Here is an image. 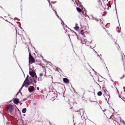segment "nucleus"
<instances>
[{"mask_svg":"<svg viewBox=\"0 0 125 125\" xmlns=\"http://www.w3.org/2000/svg\"><path fill=\"white\" fill-rule=\"evenodd\" d=\"M26 80H27L29 82V81L30 82H31L32 83L33 85L35 86H36V85H34V84L33 83V79L32 78H31L30 77H28V76H27L26 78Z\"/></svg>","mask_w":125,"mask_h":125,"instance_id":"1","label":"nucleus"},{"mask_svg":"<svg viewBox=\"0 0 125 125\" xmlns=\"http://www.w3.org/2000/svg\"><path fill=\"white\" fill-rule=\"evenodd\" d=\"M29 63H32L35 62V60L34 59L33 57L31 55L30 57H29Z\"/></svg>","mask_w":125,"mask_h":125,"instance_id":"2","label":"nucleus"},{"mask_svg":"<svg viewBox=\"0 0 125 125\" xmlns=\"http://www.w3.org/2000/svg\"><path fill=\"white\" fill-rule=\"evenodd\" d=\"M29 74L32 77H34L36 75L35 73L33 71H32L31 72L29 71Z\"/></svg>","mask_w":125,"mask_h":125,"instance_id":"3","label":"nucleus"},{"mask_svg":"<svg viewBox=\"0 0 125 125\" xmlns=\"http://www.w3.org/2000/svg\"><path fill=\"white\" fill-rule=\"evenodd\" d=\"M25 81L24 86L26 87H27L30 85L32 84L31 82L28 81L27 82H25Z\"/></svg>","mask_w":125,"mask_h":125,"instance_id":"4","label":"nucleus"},{"mask_svg":"<svg viewBox=\"0 0 125 125\" xmlns=\"http://www.w3.org/2000/svg\"><path fill=\"white\" fill-rule=\"evenodd\" d=\"M13 102L15 104H17L19 103V99L17 98H15L13 100Z\"/></svg>","mask_w":125,"mask_h":125,"instance_id":"5","label":"nucleus"},{"mask_svg":"<svg viewBox=\"0 0 125 125\" xmlns=\"http://www.w3.org/2000/svg\"><path fill=\"white\" fill-rule=\"evenodd\" d=\"M35 89L34 87L32 86H30L28 88V91L29 92H31L34 90Z\"/></svg>","mask_w":125,"mask_h":125,"instance_id":"6","label":"nucleus"},{"mask_svg":"<svg viewBox=\"0 0 125 125\" xmlns=\"http://www.w3.org/2000/svg\"><path fill=\"white\" fill-rule=\"evenodd\" d=\"M63 82L66 83H69V80L66 78H63Z\"/></svg>","mask_w":125,"mask_h":125,"instance_id":"7","label":"nucleus"},{"mask_svg":"<svg viewBox=\"0 0 125 125\" xmlns=\"http://www.w3.org/2000/svg\"><path fill=\"white\" fill-rule=\"evenodd\" d=\"M82 14L84 16H85V17H86V16H88V15H87L86 14V12L85 11H83L82 12Z\"/></svg>","mask_w":125,"mask_h":125,"instance_id":"8","label":"nucleus"},{"mask_svg":"<svg viewBox=\"0 0 125 125\" xmlns=\"http://www.w3.org/2000/svg\"><path fill=\"white\" fill-rule=\"evenodd\" d=\"M76 10L77 11L79 12H82V10L79 8L76 7Z\"/></svg>","mask_w":125,"mask_h":125,"instance_id":"9","label":"nucleus"},{"mask_svg":"<svg viewBox=\"0 0 125 125\" xmlns=\"http://www.w3.org/2000/svg\"><path fill=\"white\" fill-rule=\"evenodd\" d=\"M25 81H24V82L23 83L21 87V89L18 92V93H20V92L21 91V89H22L23 87L24 86V82H25Z\"/></svg>","mask_w":125,"mask_h":125,"instance_id":"10","label":"nucleus"},{"mask_svg":"<svg viewBox=\"0 0 125 125\" xmlns=\"http://www.w3.org/2000/svg\"><path fill=\"white\" fill-rule=\"evenodd\" d=\"M26 111V108H24L22 109V112L23 113H25Z\"/></svg>","mask_w":125,"mask_h":125,"instance_id":"11","label":"nucleus"},{"mask_svg":"<svg viewBox=\"0 0 125 125\" xmlns=\"http://www.w3.org/2000/svg\"><path fill=\"white\" fill-rule=\"evenodd\" d=\"M14 109H9V111L10 113L11 114H12V112Z\"/></svg>","mask_w":125,"mask_h":125,"instance_id":"12","label":"nucleus"},{"mask_svg":"<svg viewBox=\"0 0 125 125\" xmlns=\"http://www.w3.org/2000/svg\"><path fill=\"white\" fill-rule=\"evenodd\" d=\"M97 94L98 96H101L102 94V93L101 91H99L97 93Z\"/></svg>","mask_w":125,"mask_h":125,"instance_id":"13","label":"nucleus"},{"mask_svg":"<svg viewBox=\"0 0 125 125\" xmlns=\"http://www.w3.org/2000/svg\"><path fill=\"white\" fill-rule=\"evenodd\" d=\"M13 106L11 104H10L9 105V109H13Z\"/></svg>","mask_w":125,"mask_h":125,"instance_id":"14","label":"nucleus"},{"mask_svg":"<svg viewBox=\"0 0 125 125\" xmlns=\"http://www.w3.org/2000/svg\"><path fill=\"white\" fill-rule=\"evenodd\" d=\"M104 97H106L107 98H108V99L109 100L110 97V96L108 94H106L105 95H104Z\"/></svg>","mask_w":125,"mask_h":125,"instance_id":"15","label":"nucleus"},{"mask_svg":"<svg viewBox=\"0 0 125 125\" xmlns=\"http://www.w3.org/2000/svg\"><path fill=\"white\" fill-rule=\"evenodd\" d=\"M99 21H98L100 23V24L101 25L102 24H103V22L102 21L101 19H99Z\"/></svg>","mask_w":125,"mask_h":125,"instance_id":"16","label":"nucleus"},{"mask_svg":"<svg viewBox=\"0 0 125 125\" xmlns=\"http://www.w3.org/2000/svg\"><path fill=\"white\" fill-rule=\"evenodd\" d=\"M84 32L83 30H82L80 31V33L82 35H83Z\"/></svg>","mask_w":125,"mask_h":125,"instance_id":"17","label":"nucleus"},{"mask_svg":"<svg viewBox=\"0 0 125 125\" xmlns=\"http://www.w3.org/2000/svg\"><path fill=\"white\" fill-rule=\"evenodd\" d=\"M74 29L76 30L77 31L78 30V29H79V28L78 26H75L74 27Z\"/></svg>","mask_w":125,"mask_h":125,"instance_id":"18","label":"nucleus"},{"mask_svg":"<svg viewBox=\"0 0 125 125\" xmlns=\"http://www.w3.org/2000/svg\"><path fill=\"white\" fill-rule=\"evenodd\" d=\"M60 19V20L63 23V24L64 25H65V26H66V27H67V25H66V24H65L63 22V21L60 18H59Z\"/></svg>","mask_w":125,"mask_h":125,"instance_id":"19","label":"nucleus"},{"mask_svg":"<svg viewBox=\"0 0 125 125\" xmlns=\"http://www.w3.org/2000/svg\"><path fill=\"white\" fill-rule=\"evenodd\" d=\"M99 19H98V18H97L96 17H95V19H94V20L97 21H99Z\"/></svg>","mask_w":125,"mask_h":125,"instance_id":"20","label":"nucleus"},{"mask_svg":"<svg viewBox=\"0 0 125 125\" xmlns=\"http://www.w3.org/2000/svg\"><path fill=\"white\" fill-rule=\"evenodd\" d=\"M33 77V80H35V79H37V77L36 76V75L35 76H34Z\"/></svg>","mask_w":125,"mask_h":125,"instance_id":"21","label":"nucleus"},{"mask_svg":"<svg viewBox=\"0 0 125 125\" xmlns=\"http://www.w3.org/2000/svg\"><path fill=\"white\" fill-rule=\"evenodd\" d=\"M114 4L115 5V9L116 12V14L117 15V10H116V5H115V2Z\"/></svg>","mask_w":125,"mask_h":125,"instance_id":"22","label":"nucleus"},{"mask_svg":"<svg viewBox=\"0 0 125 125\" xmlns=\"http://www.w3.org/2000/svg\"><path fill=\"white\" fill-rule=\"evenodd\" d=\"M91 16L92 17V19L94 20L95 17H94L92 15H91Z\"/></svg>","mask_w":125,"mask_h":125,"instance_id":"23","label":"nucleus"},{"mask_svg":"<svg viewBox=\"0 0 125 125\" xmlns=\"http://www.w3.org/2000/svg\"><path fill=\"white\" fill-rule=\"evenodd\" d=\"M39 75L40 76H42L43 75V74L42 73H40L39 74Z\"/></svg>","mask_w":125,"mask_h":125,"instance_id":"24","label":"nucleus"},{"mask_svg":"<svg viewBox=\"0 0 125 125\" xmlns=\"http://www.w3.org/2000/svg\"><path fill=\"white\" fill-rule=\"evenodd\" d=\"M94 73H95V75H97L98 74V75H99V74L98 73H97V72H96L95 71V72H94Z\"/></svg>","mask_w":125,"mask_h":125,"instance_id":"25","label":"nucleus"},{"mask_svg":"<svg viewBox=\"0 0 125 125\" xmlns=\"http://www.w3.org/2000/svg\"><path fill=\"white\" fill-rule=\"evenodd\" d=\"M53 10L54 11V12H55V14L56 15L57 14V13L56 11H55V10H54L53 9Z\"/></svg>","mask_w":125,"mask_h":125,"instance_id":"26","label":"nucleus"},{"mask_svg":"<svg viewBox=\"0 0 125 125\" xmlns=\"http://www.w3.org/2000/svg\"><path fill=\"white\" fill-rule=\"evenodd\" d=\"M31 55H32L31 54V52H29V57H30L31 56Z\"/></svg>","mask_w":125,"mask_h":125,"instance_id":"27","label":"nucleus"},{"mask_svg":"<svg viewBox=\"0 0 125 125\" xmlns=\"http://www.w3.org/2000/svg\"><path fill=\"white\" fill-rule=\"evenodd\" d=\"M105 97V100L107 102V103H108V101H107V97Z\"/></svg>","mask_w":125,"mask_h":125,"instance_id":"28","label":"nucleus"},{"mask_svg":"<svg viewBox=\"0 0 125 125\" xmlns=\"http://www.w3.org/2000/svg\"><path fill=\"white\" fill-rule=\"evenodd\" d=\"M102 89L105 92V87H103V88H102Z\"/></svg>","mask_w":125,"mask_h":125,"instance_id":"29","label":"nucleus"},{"mask_svg":"<svg viewBox=\"0 0 125 125\" xmlns=\"http://www.w3.org/2000/svg\"><path fill=\"white\" fill-rule=\"evenodd\" d=\"M121 55L122 59H123V56H124V54L123 53L122 54H121Z\"/></svg>","mask_w":125,"mask_h":125,"instance_id":"30","label":"nucleus"},{"mask_svg":"<svg viewBox=\"0 0 125 125\" xmlns=\"http://www.w3.org/2000/svg\"><path fill=\"white\" fill-rule=\"evenodd\" d=\"M17 109H18V111H19V114H20L21 115V111H20L17 108Z\"/></svg>","mask_w":125,"mask_h":125,"instance_id":"31","label":"nucleus"},{"mask_svg":"<svg viewBox=\"0 0 125 125\" xmlns=\"http://www.w3.org/2000/svg\"><path fill=\"white\" fill-rule=\"evenodd\" d=\"M41 57L42 58V59H43V60L44 61H46V60L44 59H43V57L42 56Z\"/></svg>","mask_w":125,"mask_h":125,"instance_id":"32","label":"nucleus"},{"mask_svg":"<svg viewBox=\"0 0 125 125\" xmlns=\"http://www.w3.org/2000/svg\"><path fill=\"white\" fill-rule=\"evenodd\" d=\"M68 37H69V39H70V42H71V39H70V34H68Z\"/></svg>","mask_w":125,"mask_h":125,"instance_id":"33","label":"nucleus"},{"mask_svg":"<svg viewBox=\"0 0 125 125\" xmlns=\"http://www.w3.org/2000/svg\"><path fill=\"white\" fill-rule=\"evenodd\" d=\"M41 79L40 78H38V80L39 81H41Z\"/></svg>","mask_w":125,"mask_h":125,"instance_id":"34","label":"nucleus"},{"mask_svg":"<svg viewBox=\"0 0 125 125\" xmlns=\"http://www.w3.org/2000/svg\"><path fill=\"white\" fill-rule=\"evenodd\" d=\"M124 76H125L124 75H123V77H121L120 78V79H122V78H123V77H124Z\"/></svg>","mask_w":125,"mask_h":125,"instance_id":"35","label":"nucleus"},{"mask_svg":"<svg viewBox=\"0 0 125 125\" xmlns=\"http://www.w3.org/2000/svg\"><path fill=\"white\" fill-rule=\"evenodd\" d=\"M93 51L95 53H97V52H96V51H95L94 49H93Z\"/></svg>","mask_w":125,"mask_h":125,"instance_id":"36","label":"nucleus"},{"mask_svg":"<svg viewBox=\"0 0 125 125\" xmlns=\"http://www.w3.org/2000/svg\"><path fill=\"white\" fill-rule=\"evenodd\" d=\"M56 15V16L58 18H60V17H59V16L57 14Z\"/></svg>","mask_w":125,"mask_h":125,"instance_id":"37","label":"nucleus"},{"mask_svg":"<svg viewBox=\"0 0 125 125\" xmlns=\"http://www.w3.org/2000/svg\"><path fill=\"white\" fill-rule=\"evenodd\" d=\"M19 94V93H17L15 96H17Z\"/></svg>","mask_w":125,"mask_h":125,"instance_id":"38","label":"nucleus"},{"mask_svg":"<svg viewBox=\"0 0 125 125\" xmlns=\"http://www.w3.org/2000/svg\"><path fill=\"white\" fill-rule=\"evenodd\" d=\"M77 1L80 3V4H81V2H79V0H77Z\"/></svg>","mask_w":125,"mask_h":125,"instance_id":"39","label":"nucleus"},{"mask_svg":"<svg viewBox=\"0 0 125 125\" xmlns=\"http://www.w3.org/2000/svg\"><path fill=\"white\" fill-rule=\"evenodd\" d=\"M27 99L26 98H24L23 99V101H25Z\"/></svg>","mask_w":125,"mask_h":125,"instance_id":"40","label":"nucleus"},{"mask_svg":"<svg viewBox=\"0 0 125 125\" xmlns=\"http://www.w3.org/2000/svg\"><path fill=\"white\" fill-rule=\"evenodd\" d=\"M97 54V56L98 57H100L99 55L97 53H96Z\"/></svg>","mask_w":125,"mask_h":125,"instance_id":"41","label":"nucleus"},{"mask_svg":"<svg viewBox=\"0 0 125 125\" xmlns=\"http://www.w3.org/2000/svg\"><path fill=\"white\" fill-rule=\"evenodd\" d=\"M34 80V83H36V81L35 80Z\"/></svg>","mask_w":125,"mask_h":125,"instance_id":"42","label":"nucleus"},{"mask_svg":"<svg viewBox=\"0 0 125 125\" xmlns=\"http://www.w3.org/2000/svg\"><path fill=\"white\" fill-rule=\"evenodd\" d=\"M76 35V36H77V39L78 40V35L77 34Z\"/></svg>","mask_w":125,"mask_h":125,"instance_id":"43","label":"nucleus"},{"mask_svg":"<svg viewBox=\"0 0 125 125\" xmlns=\"http://www.w3.org/2000/svg\"><path fill=\"white\" fill-rule=\"evenodd\" d=\"M48 1L49 3L50 4H51L50 3V0H48Z\"/></svg>","mask_w":125,"mask_h":125,"instance_id":"44","label":"nucleus"},{"mask_svg":"<svg viewBox=\"0 0 125 125\" xmlns=\"http://www.w3.org/2000/svg\"><path fill=\"white\" fill-rule=\"evenodd\" d=\"M72 31L73 32V33H75L76 34V35H77V34L75 32H74L73 31H72Z\"/></svg>","mask_w":125,"mask_h":125,"instance_id":"45","label":"nucleus"},{"mask_svg":"<svg viewBox=\"0 0 125 125\" xmlns=\"http://www.w3.org/2000/svg\"><path fill=\"white\" fill-rule=\"evenodd\" d=\"M77 25H78V24L77 23H76L75 24V26H77Z\"/></svg>","mask_w":125,"mask_h":125,"instance_id":"46","label":"nucleus"},{"mask_svg":"<svg viewBox=\"0 0 125 125\" xmlns=\"http://www.w3.org/2000/svg\"><path fill=\"white\" fill-rule=\"evenodd\" d=\"M39 89V87H38L37 88V90H38Z\"/></svg>","mask_w":125,"mask_h":125,"instance_id":"47","label":"nucleus"},{"mask_svg":"<svg viewBox=\"0 0 125 125\" xmlns=\"http://www.w3.org/2000/svg\"><path fill=\"white\" fill-rule=\"evenodd\" d=\"M80 7H83V6L82 5H80Z\"/></svg>","mask_w":125,"mask_h":125,"instance_id":"48","label":"nucleus"},{"mask_svg":"<svg viewBox=\"0 0 125 125\" xmlns=\"http://www.w3.org/2000/svg\"><path fill=\"white\" fill-rule=\"evenodd\" d=\"M92 70L93 71H94V72H95V71H94V69H93L92 68Z\"/></svg>","mask_w":125,"mask_h":125,"instance_id":"49","label":"nucleus"},{"mask_svg":"<svg viewBox=\"0 0 125 125\" xmlns=\"http://www.w3.org/2000/svg\"><path fill=\"white\" fill-rule=\"evenodd\" d=\"M30 71H31V69L30 68V67H29Z\"/></svg>","mask_w":125,"mask_h":125,"instance_id":"50","label":"nucleus"},{"mask_svg":"<svg viewBox=\"0 0 125 125\" xmlns=\"http://www.w3.org/2000/svg\"><path fill=\"white\" fill-rule=\"evenodd\" d=\"M56 2V1H55V2H52V3H55Z\"/></svg>","mask_w":125,"mask_h":125,"instance_id":"51","label":"nucleus"},{"mask_svg":"<svg viewBox=\"0 0 125 125\" xmlns=\"http://www.w3.org/2000/svg\"><path fill=\"white\" fill-rule=\"evenodd\" d=\"M61 24L63 26H64V25H64L63 24V25L62 23H61Z\"/></svg>","mask_w":125,"mask_h":125,"instance_id":"52","label":"nucleus"},{"mask_svg":"<svg viewBox=\"0 0 125 125\" xmlns=\"http://www.w3.org/2000/svg\"><path fill=\"white\" fill-rule=\"evenodd\" d=\"M58 69H59V70L61 72H62V71L60 68H58Z\"/></svg>","mask_w":125,"mask_h":125,"instance_id":"53","label":"nucleus"},{"mask_svg":"<svg viewBox=\"0 0 125 125\" xmlns=\"http://www.w3.org/2000/svg\"><path fill=\"white\" fill-rule=\"evenodd\" d=\"M28 50H29V52H30V50H29V48H28Z\"/></svg>","mask_w":125,"mask_h":125,"instance_id":"54","label":"nucleus"},{"mask_svg":"<svg viewBox=\"0 0 125 125\" xmlns=\"http://www.w3.org/2000/svg\"><path fill=\"white\" fill-rule=\"evenodd\" d=\"M58 68L57 67L56 68V69H57V71H59V69H57Z\"/></svg>","mask_w":125,"mask_h":125,"instance_id":"55","label":"nucleus"},{"mask_svg":"<svg viewBox=\"0 0 125 125\" xmlns=\"http://www.w3.org/2000/svg\"><path fill=\"white\" fill-rule=\"evenodd\" d=\"M2 114L3 116V118H4V115L3 114Z\"/></svg>","mask_w":125,"mask_h":125,"instance_id":"56","label":"nucleus"},{"mask_svg":"<svg viewBox=\"0 0 125 125\" xmlns=\"http://www.w3.org/2000/svg\"><path fill=\"white\" fill-rule=\"evenodd\" d=\"M108 6L109 7H111V5H110L109 6Z\"/></svg>","mask_w":125,"mask_h":125,"instance_id":"57","label":"nucleus"},{"mask_svg":"<svg viewBox=\"0 0 125 125\" xmlns=\"http://www.w3.org/2000/svg\"><path fill=\"white\" fill-rule=\"evenodd\" d=\"M121 31H117L118 32V33L120 32Z\"/></svg>","mask_w":125,"mask_h":125,"instance_id":"58","label":"nucleus"},{"mask_svg":"<svg viewBox=\"0 0 125 125\" xmlns=\"http://www.w3.org/2000/svg\"><path fill=\"white\" fill-rule=\"evenodd\" d=\"M100 60H102V58L101 57H100Z\"/></svg>","mask_w":125,"mask_h":125,"instance_id":"59","label":"nucleus"},{"mask_svg":"<svg viewBox=\"0 0 125 125\" xmlns=\"http://www.w3.org/2000/svg\"><path fill=\"white\" fill-rule=\"evenodd\" d=\"M91 101V102H95V101Z\"/></svg>","mask_w":125,"mask_h":125,"instance_id":"60","label":"nucleus"},{"mask_svg":"<svg viewBox=\"0 0 125 125\" xmlns=\"http://www.w3.org/2000/svg\"><path fill=\"white\" fill-rule=\"evenodd\" d=\"M9 122H7V124H9Z\"/></svg>","mask_w":125,"mask_h":125,"instance_id":"61","label":"nucleus"},{"mask_svg":"<svg viewBox=\"0 0 125 125\" xmlns=\"http://www.w3.org/2000/svg\"><path fill=\"white\" fill-rule=\"evenodd\" d=\"M72 88L73 89V90H74V88H73L72 87Z\"/></svg>","mask_w":125,"mask_h":125,"instance_id":"62","label":"nucleus"},{"mask_svg":"<svg viewBox=\"0 0 125 125\" xmlns=\"http://www.w3.org/2000/svg\"><path fill=\"white\" fill-rule=\"evenodd\" d=\"M51 7H52V10H53V9H52V5L51 4Z\"/></svg>","mask_w":125,"mask_h":125,"instance_id":"63","label":"nucleus"},{"mask_svg":"<svg viewBox=\"0 0 125 125\" xmlns=\"http://www.w3.org/2000/svg\"><path fill=\"white\" fill-rule=\"evenodd\" d=\"M123 89H125V87H123Z\"/></svg>","mask_w":125,"mask_h":125,"instance_id":"64","label":"nucleus"}]
</instances>
